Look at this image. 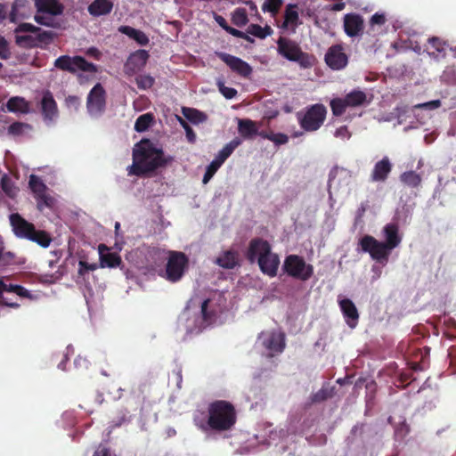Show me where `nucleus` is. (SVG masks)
<instances>
[{"label": "nucleus", "instance_id": "obj_1", "mask_svg": "<svg viewBox=\"0 0 456 456\" xmlns=\"http://www.w3.org/2000/svg\"><path fill=\"white\" fill-rule=\"evenodd\" d=\"M172 160L166 157L162 149L158 148L150 139H142L133 149V164L127 167L129 175L143 176Z\"/></svg>", "mask_w": 456, "mask_h": 456}, {"label": "nucleus", "instance_id": "obj_2", "mask_svg": "<svg viewBox=\"0 0 456 456\" xmlns=\"http://www.w3.org/2000/svg\"><path fill=\"white\" fill-rule=\"evenodd\" d=\"M246 257L250 263L256 260L261 272L270 277L277 275L280 258L276 253L272 252L270 243L261 238L252 239L249 242Z\"/></svg>", "mask_w": 456, "mask_h": 456}, {"label": "nucleus", "instance_id": "obj_3", "mask_svg": "<svg viewBox=\"0 0 456 456\" xmlns=\"http://www.w3.org/2000/svg\"><path fill=\"white\" fill-rule=\"evenodd\" d=\"M237 421V412L232 403L224 400L213 402L208 408V425L213 430L227 431Z\"/></svg>", "mask_w": 456, "mask_h": 456}, {"label": "nucleus", "instance_id": "obj_4", "mask_svg": "<svg viewBox=\"0 0 456 456\" xmlns=\"http://www.w3.org/2000/svg\"><path fill=\"white\" fill-rule=\"evenodd\" d=\"M9 218L12 232L18 238L31 240L43 248H47L51 244L52 238L48 232L37 230L32 223L27 221L19 213L11 214Z\"/></svg>", "mask_w": 456, "mask_h": 456}, {"label": "nucleus", "instance_id": "obj_5", "mask_svg": "<svg viewBox=\"0 0 456 456\" xmlns=\"http://www.w3.org/2000/svg\"><path fill=\"white\" fill-rule=\"evenodd\" d=\"M278 53L285 59L297 62L302 68H310L314 64V56L305 53L294 41L281 37L277 41Z\"/></svg>", "mask_w": 456, "mask_h": 456}, {"label": "nucleus", "instance_id": "obj_6", "mask_svg": "<svg viewBox=\"0 0 456 456\" xmlns=\"http://www.w3.org/2000/svg\"><path fill=\"white\" fill-rule=\"evenodd\" d=\"M327 108L322 103L308 106L304 113H297L300 127L306 132L317 131L324 123Z\"/></svg>", "mask_w": 456, "mask_h": 456}, {"label": "nucleus", "instance_id": "obj_7", "mask_svg": "<svg viewBox=\"0 0 456 456\" xmlns=\"http://www.w3.org/2000/svg\"><path fill=\"white\" fill-rule=\"evenodd\" d=\"M168 254L166 268L160 273V276L175 283L179 281L184 275L189 265V259L184 253L180 251H169Z\"/></svg>", "mask_w": 456, "mask_h": 456}, {"label": "nucleus", "instance_id": "obj_8", "mask_svg": "<svg viewBox=\"0 0 456 456\" xmlns=\"http://www.w3.org/2000/svg\"><path fill=\"white\" fill-rule=\"evenodd\" d=\"M367 94L361 90H353L344 97L330 100V106L333 116L341 117L348 108L362 107L367 103Z\"/></svg>", "mask_w": 456, "mask_h": 456}, {"label": "nucleus", "instance_id": "obj_9", "mask_svg": "<svg viewBox=\"0 0 456 456\" xmlns=\"http://www.w3.org/2000/svg\"><path fill=\"white\" fill-rule=\"evenodd\" d=\"M282 269L289 276L302 281H308L314 275V266L306 264L298 255L287 256Z\"/></svg>", "mask_w": 456, "mask_h": 456}, {"label": "nucleus", "instance_id": "obj_10", "mask_svg": "<svg viewBox=\"0 0 456 456\" xmlns=\"http://www.w3.org/2000/svg\"><path fill=\"white\" fill-rule=\"evenodd\" d=\"M359 245L363 252L369 253L370 257L378 263L387 264L391 254L388 248L382 241L378 240L371 235H364L361 238Z\"/></svg>", "mask_w": 456, "mask_h": 456}, {"label": "nucleus", "instance_id": "obj_11", "mask_svg": "<svg viewBox=\"0 0 456 456\" xmlns=\"http://www.w3.org/2000/svg\"><path fill=\"white\" fill-rule=\"evenodd\" d=\"M54 67L72 74L77 70L91 73L96 71V66L94 63L87 61L84 57L78 55L73 57L61 55L55 60Z\"/></svg>", "mask_w": 456, "mask_h": 456}, {"label": "nucleus", "instance_id": "obj_12", "mask_svg": "<svg viewBox=\"0 0 456 456\" xmlns=\"http://www.w3.org/2000/svg\"><path fill=\"white\" fill-rule=\"evenodd\" d=\"M86 107L91 115H101L106 107V92L103 86L97 83L89 92Z\"/></svg>", "mask_w": 456, "mask_h": 456}, {"label": "nucleus", "instance_id": "obj_13", "mask_svg": "<svg viewBox=\"0 0 456 456\" xmlns=\"http://www.w3.org/2000/svg\"><path fill=\"white\" fill-rule=\"evenodd\" d=\"M262 339L263 346L269 351L268 357H273L276 354L283 352L286 343L285 335L281 332H261L258 336Z\"/></svg>", "mask_w": 456, "mask_h": 456}, {"label": "nucleus", "instance_id": "obj_14", "mask_svg": "<svg viewBox=\"0 0 456 456\" xmlns=\"http://www.w3.org/2000/svg\"><path fill=\"white\" fill-rule=\"evenodd\" d=\"M30 32L35 36V41L38 48H45L49 45L54 37L55 33L53 31L43 30L41 28L37 27L30 23H20L14 29V33H27Z\"/></svg>", "mask_w": 456, "mask_h": 456}, {"label": "nucleus", "instance_id": "obj_15", "mask_svg": "<svg viewBox=\"0 0 456 456\" xmlns=\"http://www.w3.org/2000/svg\"><path fill=\"white\" fill-rule=\"evenodd\" d=\"M324 61L331 69L340 70L346 67L348 56L342 45H333L327 50Z\"/></svg>", "mask_w": 456, "mask_h": 456}, {"label": "nucleus", "instance_id": "obj_16", "mask_svg": "<svg viewBox=\"0 0 456 456\" xmlns=\"http://www.w3.org/2000/svg\"><path fill=\"white\" fill-rule=\"evenodd\" d=\"M219 58L232 69L240 77H248L252 74L251 66L242 59L225 53H220Z\"/></svg>", "mask_w": 456, "mask_h": 456}, {"label": "nucleus", "instance_id": "obj_17", "mask_svg": "<svg viewBox=\"0 0 456 456\" xmlns=\"http://www.w3.org/2000/svg\"><path fill=\"white\" fill-rule=\"evenodd\" d=\"M364 28L363 19L356 13H347L344 16V29L346 34L350 37L361 35Z\"/></svg>", "mask_w": 456, "mask_h": 456}, {"label": "nucleus", "instance_id": "obj_18", "mask_svg": "<svg viewBox=\"0 0 456 456\" xmlns=\"http://www.w3.org/2000/svg\"><path fill=\"white\" fill-rule=\"evenodd\" d=\"M393 165L388 157L385 156L378 161L371 171L370 180L375 183H384L392 171Z\"/></svg>", "mask_w": 456, "mask_h": 456}, {"label": "nucleus", "instance_id": "obj_19", "mask_svg": "<svg viewBox=\"0 0 456 456\" xmlns=\"http://www.w3.org/2000/svg\"><path fill=\"white\" fill-rule=\"evenodd\" d=\"M339 306L346 324L354 329L358 324L359 314L354 302L349 298H344L339 301Z\"/></svg>", "mask_w": 456, "mask_h": 456}, {"label": "nucleus", "instance_id": "obj_20", "mask_svg": "<svg viewBox=\"0 0 456 456\" xmlns=\"http://www.w3.org/2000/svg\"><path fill=\"white\" fill-rule=\"evenodd\" d=\"M149 58V53L145 50H138L132 53L127 59L125 69L126 73H135L143 68Z\"/></svg>", "mask_w": 456, "mask_h": 456}, {"label": "nucleus", "instance_id": "obj_21", "mask_svg": "<svg viewBox=\"0 0 456 456\" xmlns=\"http://www.w3.org/2000/svg\"><path fill=\"white\" fill-rule=\"evenodd\" d=\"M41 110L45 121H52L58 115L57 103L49 91L43 95Z\"/></svg>", "mask_w": 456, "mask_h": 456}, {"label": "nucleus", "instance_id": "obj_22", "mask_svg": "<svg viewBox=\"0 0 456 456\" xmlns=\"http://www.w3.org/2000/svg\"><path fill=\"white\" fill-rule=\"evenodd\" d=\"M383 235L385 241H382L391 250L397 248L402 242V237L399 235V228L396 224L390 223L384 226Z\"/></svg>", "mask_w": 456, "mask_h": 456}, {"label": "nucleus", "instance_id": "obj_23", "mask_svg": "<svg viewBox=\"0 0 456 456\" xmlns=\"http://www.w3.org/2000/svg\"><path fill=\"white\" fill-rule=\"evenodd\" d=\"M238 133L244 140H253L258 134L257 123L249 118H238Z\"/></svg>", "mask_w": 456, "mask_h": 456}, {"label": "nucleus", "instance_id": "obj_24", "mask_svg": "<svg viewBox=\"0 0 456 456\" xmlns=\"http://www.w3.org/2000/svg\"><path fill=\"white\" fill-rule=\"evenodd\" d=\"M37 12L50 15H61L63 12V5L58 0H35Z\"/></svg>", "mask_w": 456, "mask_h": 456}, {"label": "nucleus", "instance_id": "obj_25", "mask_svg": "<svg viewBox=\"0 0 456 456\" xmlns=\"http://www.w3.org/2000/svg\"><path fill=\"white\" fill-rule=\"evenodd\" d=\"M113 3L110 0H94L87 7L90 15L100 17L111 12Z\"/></svg>", "mask_w": 456, "mask_h": 456}, {"label": "nucleus", "instance_id": "obj_26", "mask_svg": "<svg viewBox=\"0 0 456 456\" xmlns=\"http://www.w3.org/2000/svg\"><path fill=\"white\" fill-rule=\"evenodd\" d=\"M216 264L224 269H233L240 266V256L235 250L224 251L217 258Z\"/></svg>", "mask_w": 456, "mask_h": 456}, {"label": "nucleus", "instance_id": "obj_27", "mask_svg": "<svg viewBox=\"0 0 456 456\" xmlns=\"http://www.w3.org/2000/svg\"><path fill=\"white\" fill-rule=\"evenodd\" d=\"M17 284H7L0 281V305H6L12 308H19L20 304L14 301H7L8 294L13 293Z\"/></svg>", "mask_w": 456, "mask_h": 456}, {"label": "nucleus", "instance_id": "obj_28", "mask_svg": "<svg viewBox=\"0 0 456 456\" xmlns=\"http://www.w3.org/2000/svg\"><path fill=\"white\" fill-rule=\"evenodd\" d=\"M297 8V4H289L286 6L284 12V21L281 26L282 28H288L289 25L297 27L299 24V17Z\"/></svg>", "mask_w": 456, "mask_h": 456}, {"label": "nucleus", "instance_id": "obj_29", "mask_svg": "<svg viewBox=\"0 0 456 456\" xmlns=\"http://www.w3.org/2000/svg\"><path fill=\"white\" fill-rule=\"evenodd\" d=\"M6 108L11 112L28 113L29 107L27 101L22 97H12L6 103Z\"/></svg>", "mask_w": 456, "mask_h": 456}, {"label": "nucleus", "instance_id": "obj_30", "mask_svg": "<svg viewBox=\"0 0 456 456\" xmlns=\"http://www.w3.org/2000/svg\"><path fill=\"white\" fill-rule=\"evenodd\" d=\"M29 188L33 193L34 198L45 194L49 191L48 187L45 183L36 175H31L28 181Z\"/></svg>", "mask_w": 456, "mask_h": 456}, {"label": "nucleus", "instance_id": "obj_31", "mask_svg": "<svg viewBox=\"0 0 456 456\" xmlns=\"http://www.w3.org/2000/svg\"><path fill=\"white\" fill-rule=\"evenodd\" d=\"M101 266L114 268L121 265V256L115 252H108L100 256Z\"/></svg>", "mask_w": 456, "mask_h": 456}, {"label": "nucleus", "instance_id": "obj_32", "mask_svg": "<svg viewBox=\"0 0 456 456\" xmlns=\"http://www.w3.org/2000/svg\"><path fill=\"white\" fill-rule=\"evenodd\" d=\"M241 144V140L238 137L232 139L225 144L216 155V159L224 163L233 152V151Z\"/></svg>", "mask_w": 456, "mask_h": 456}, {"label": "nucleus", "instance_id": "obj_33", "mask_svg": "<svg viewBox=\"0 0 456 456\" xmlns=\"http://www.w3.org/2000/svg\"><path fill=\"white\" fill-rule=\"evenodd\" d=\"M400 181L406 186L417 188L421 183V176L415 171H406L401 174Z\"/></svg>", "mask_w": 456, "mask_h": 456}, {"label": "nucleus", "instance_id": "obj_34", "mask_svg": "<svg viewBox=\"0 0 456 456\" xmlns=\"http://www.w3.org/2000/svg\"><path fill=\"white\" fill-rule=\"evenodd\" d=\"M35 200L37 202V208L40 212L44 211L45 208L53 209L56 203L55 199L49 193V191L36 197Z\"/></svg>", "mask_w": 456, "mask_h": 456}, {"label": "nucleus", "instance_id": "obj_35", "mask_svg": "<svg viewBox=\"0 0 456 456\" xmlns=\"http://www.w3.org/2000/svg\"><path fill=\"white\" fill-rule=\"evenodd\" d=\"M208 300H204L201 303V326L204 322H206L207 325H210L216 322L217 318V313L215 310L208 309Z\"/></svg>", "mask_w": 456, "mask_h": 456}, {"label": "nucleus", "instance_id": "obj_36", "mask_svg": "<svg viewBox=\"0 0 456 456\" xmlns=\"http://www.w3.org/2000/svg\"><path fill=\"white\" fill-rule=\"evenodd\" d=\"M247 33L257 38L264 39L272 35L273 29L269 26L263 28L258 24H250L247 28Z\"/></svg>", "mask_w": 456, "mask_h": 456}, {"label": "nucleus", "instance_id": "obj_37", "mask_svg": "<svg viewBox=\"0 0 456 456\" xmlns=\"http://www.w3.org/2000/svg\"><path fill=\"white\" fill-rule=\"evenodd\" d=\"M154 122V116L151 113H145L139 116L134 124V129L137 132L146 131Z\"/></svg>", "mask_w": 456, "mask_h": 456}, {"label": "nucleus", "instance_id": "obj_38", "mask_svg": "<svg viewBox=\"0 0 456 456\" xmlns=\"http://www.w3.org/2000/svg\"><path fill=\"white\" fill-rule=\"evenodd\" d=\"M15 43L19 46L25 48H37L34 35H20V33H15Z\"/></svg>", "mask_w": 456, "mask_h": 456}, {"label": "nucleus", "instance_id": "obj_39", "mask_svg": "<svg viewBox=\"0 0 456 456\" xmlns=\"http://www.w3.org/2000/svg\"><path fill=\"white\" fill-rule=\"evenodd\" d=\"M232 21L237 27L245 26L248 22L247 11L244 8H236L232 12Z\"/></svg>", "mask_w": 456, "mask_h": 456}, {"label": "nucleus", "instance_id": "obj_40", "mask_svg": "<svg viewBox=\"0 0 456 456\" xmlns=\"http://www.w3.org/2000/svg\"><path fill=\"white\" fill-rule=\"evenodd\" d=\"M1 188L10 198H14L17 194V188L14 186L12 179L6 175H4L1 178Z\"/></svg>", "mask_w": 456, "mask_h": 456}, {"label": "nucleus", "instance_id": "obj_41", "mask_svg": "<svg viewBox=\"0 0 456 456\" xmlns=\"http://www.w3.org/2000/svg\"><path fill=\"white\" fill-rule=\"evenodd\" d=\"M283 4V0H265L262 5L264 12H270L273 16L276 15Z\"/></svg>", "mask_w": 456, "mask_h": 456}, {"label": "nucleus", "instance_id": "obj_42", "mask_svg": "<svg viewBox=\"0 0 456 456\" xmlns=\"http://www.w3.org/2000/svg\"><path fill=\"white\" fill-rule=\"evenodd\" d=\"M334 387H322L318 392L314 393L311 396L312 403H321L328 398H331L334 395Z\"/></svg>", "mask_w": 456, "mask_h": 456}, {"label": "nucleus", "instance_id": "obj_43", "mask_svg": "<svg viewBox=\"0 0 456 456\" xmlns=\"http://www.w3.org/2000/svg\"><path fill=\"white\" fill-rule=\"evenodd\" d=\"M135 83L139 89H150L155 83V78L147 74H140L135 77Z\"/></svg>", "mask_w": 456, "mask_h": 456}, {"label": "nucleus", "instance_id": "obj_44", "mask_svg": "<svg viewBox=\"0 0 456 456\" xmlns=\"http://www.w3.org/2000/svg\"><path fill=\"white\" fill-rule=\"evenodd\" d=\"M223 164L224 163L215 158V159H213L212 162L208 166L202 179V183H208Z\"/></svg>", "mask_w": 456, "mask_h": 456}, {"label": "nucleus", "instance_id": "obj_45", "mask_svg": "<svg viewBox=\"0 0 456 456\" xmlns=\"http://www.w3.org/2000/svg\"><path fill=\"white\" fill-rule=\"evenodd\" d=\"M182 113L185 120H188L191 124L198 125L200 123V110L189 107H183Z\"/></svg>", "mask_w": 456, "mask_h": 456}, {"label": "nucleus", "instance_id": "obj_46", "mask_svg": "<svg viewBox=\"0 0 456 456\" xmlns=\"http://www.w3.org/2000/svg\"><path fill=\"white\" fill-rule=\"evenodd\" d=\"M428 45L433 51L430 54L442 53L444 52L446 43L437 37H429L428 40Z\"/></svg>", "mask_w": 456, "mask_h": 456}, {"label": "nucleus", "instance_id": "obj_47", "mask_svg": "<svg viewBox=\"0 0 456 456\" xmlns=\"http://www.w3.org/2000/svg\"><path fill=\"white\" fill-rule=\"evenodd\" d=\"M53 16L54 15L37 12V14L34 16V20L37 23L40 25L53 28L55 27Z\"/></svg>", "mask_w": 456, "mask_h": 456}, {"label": "nucleus", "instance_id": "obj_48", "mask_svg": "<svg viewBox=\"0 0 456 456\" xmlns=\"http://www.w3.org/2000/svg\"><path fill=\"white\" fill-rule=\"evenodd\" d=\"M175 118L180 123V125L184 128L188 142H195L196 134L194 133L191 126L187 123V121L178 115H175Z\"/></svg>", "mask_w": 456, "mask_h": 456}, {"label": "nucleus", "instance_id": "obj_49", "mask_svg": "<svg viewBox=\"0 0 456 456\" xmlns=\"http://www.w3.org/2000/svg\"><path fill=\"white\" fill-rule=\"evenodd\" d=\"M169 380L173 382L177 388L182 387L183 376L182 368L180 366L176 365L175 368L172 370Z\"/></svg>", "mask_w": 456, "mask_h": 456}, {"label": "nucleus", "instance_id": "obj_50", "mask_svg": "<svg viewBox=\"0 0 456 456\" xmlns=\"http://www.w3.org/2000/svg\"><path fill=\"white\" fill-rule=\"evenodd\" d=\"M218 88H219L220 93L224 95V97L226 99H229V100L234 98L238 94V92L235 88L228 87V86H224V83H221V82L218 83Z\"/></svg>", "mask_w": 456, "mask_h": 456}, {"label": "nucleus", "instance_id": "obj_51", "mask_svg": "<svg viewBox=\"0 0 456 456\" xmlns=\"http://www.w3.org/2000/svg\"><path fill=\"white\" fill-rule=\"evenodd\" d=\"M11 56L9 44L7 40L0 35V58L7 60Z\"/></svg>", "mask_w": 456, "mask_h": 456}, {"label": "nucleus", "instance_id": "obj_52", "mask_svg": "<svg viewBox=\"0 0 456 456\" xmlns=\"http://www.w3.org/2000/svg\"><path fill=\"white\" fill-rule=\"evenodd\" d=\"M145 389H146V385L141 384L137 387L134 388L131 392L132 395L137 398L138 403L140 405H142L146 399L145 395H144Z\"/></svg>", "mask_w": 456, "mask_h": 456}, {"label": "nucleus", "instance_id": "obj_53", "mask_svg": "<svg viewBox=\"0 0 456 456\" xmlns=\"http://www.w3.org/2000/svg\"><path fill=\"white\" fill-rule=\"evenodd\" d=\"M95 269H97V265H95V264H88L87 262L83 261V260H80L78 262L77 273H78L79 276H84L86 272L94 271Z\"/></svg>", "mask_w": 456, "mask_h": 456}, {"label": "nucleus", "instance_id": "obj_54", "mask_svg": "<svg viewBox=\"0 0 456 456\" xmlns=\"http://www.w3.org/2000/svg\"><path fill=\"white\" fill-rule=\"evenodd\" d=\"M270 141L273 142L275 145L280 146L286 144L289 142V136L282 133H273Z\"/></svg>", "mask_w": 456, "mask_h": 456}, {"label": "nucleus", "instance_id": "obj_55", "mask_svg": "<svg viewBox=\"0 0 456 456\" xmlns=\"http://www.w3.org/2000/svg\"><path fill=\"white\" fill-rule=\"evenodd\" d=\"M386 21H387V17H386L385 13L376 12L371 16V18L370 20V26H375V25L382 26L386 23Z\"/></svg>", "mask_w": 456, "mask_h": 456}, {"label": "nucleus", "instance_id": "obj_56", "mask_svg": "<svg viewBox=\"0 0 456 456\" xmlns=\"http://www.w3.org/2000/svg\"><path fill=\"white\" fill-rule=\"evenodd\" d=\"M441 106L440 100H434L424 103H419L414 106L415 109L436 110Z\"/></svg>", "mask_w": 456, "mask_h": 456}, {"label": "nucleus", "instance_id": "obj_57", "mask_svg": "<svg viewBox=\"0 0 456 456\" xmlns=\"http://www.w3.org/2000/svg\"><path fill=\"white\" fill-rule=\"evenodd\" d=\"M13 294H15L22 298H28L30 300L34 299V296L30 293V291L28 290L26 288H24L21 285H17Z\"/></svg>", "mask_w": 456, "mask_h": 456}, {"label": "nucleus", "instance_id": "obj_58", "mask_svg": "<svg viewBox=\"0 0 456 456\" xmlns=\"http://www.w3.org/2000/svg\"><path fill=\"white\" fill-rule=\"evenodd\" d=\"M334 135L337 138L346 140L351 137V133L346 126H341L340 127L336 129Z\"/></svg>", "mask_w": 456, "mask_h": 456}, {"label": "nucleus", "instance_id": "obj_59", "mask_svg": "<svg viewBox=\"0 0 456 456\" xmlns=\"http://www.w3.org/2000/svg\"><path fill=\"white\" fill-rule=\"evenodd\" d=\"M20 0H14L13 3L12 4V9H11V12L9 13V20L10 22L12 23H16L17 22V12H18V7L20 6Z\"/></svg>", "mask_w": 456, "mask_h": 456}, {"label": "nucleus", "instance_id": "obj_60", "mask_svg": "<svg viewBox=\"0 0 456 456\" xmlns=\"http://www.w3.org/2000/svg\"><path fill=\"white\" fill-rule=\"evenodd\" d=\"M136 41L140 45H146L149 43V38L144 32L137 30L134 37L132 38Z\"/></svg>", "mask_w": 456, "mask_h": 456}, {"label": "nucleus", "instance_id": "obj_61", "mask_svg": "<svg viewBox=\"0 0 456 456\" xmlns=\"http://www.w3.org/2000/svg\"><path fill=\"white\" fill-rule=\"evenodd\" d=\"M128 411L126 410H121L118 416V419H113L112 422L116 427L122 425L123 423L128 421Z\"/></svg>", "mask_w": 456, "mask_h": 456}, {"label": "nucleus", "instance_id": "obj_62", "mask_svg": "<svg viewBox=\"0 0 456 456\" xmlns=\"http://www.w3.org/2000/svg\"><path fill=\"white\" fill-rule=\"evenodd\" d=\"M24 124L20 122H14L11 124L8 127V131L10 134L18 135L20 134L23 131Z\"/></svg>", "mask_w": 456, "mask_h": 456}, {"label": "nucleus", "instance_id": "obj_63", "mask_svg": "<svg viewBox=\"0 0 456 456\" xmlns=\"http://www.w3.org/2000/svg\"><path fill=\"white\" fill-rule=\"evenodd\" d=\"M138 29L134 28H132L130 26H120L118 28V31L127 37H129L130 38H133L134 36L135 35V33L137 32Z\"/></svg>", "mask_w": 456, "mask_h": 456}, {"label": "nucleus", "instance_id": "obj_64", "mask_svg": "<svg viewBox=\"0 0 456 456\" xmlns=\"http://www.w3.org/2000/svg\"><path fill=\"white\" fill-rule=\"evenodd\" d=\"M93 456H111V453H110V450L109 448L100 445L95 450Z\"/></svg>", "mask_w": 456, "mask_h": 456}]
</instances>
